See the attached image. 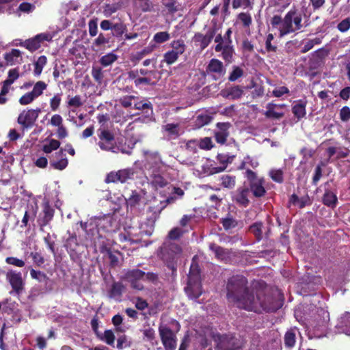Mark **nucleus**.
Segmentation results:
<instances>
[{
	"instance_id": "nucleus-1",
	"label": "nucleus",
	"mask_w": 350,
	"mask_h": 350,
	"mask_svg": "<svg viewBox=\"0 0 350 350\" xmlns=\"http://www.w3.org/2000/svg\"><path fill=\"white\" fill-rule=\"evenodd\" d=\"M247 280L241 275L231 278L227 284V299L237 307L250 311L261 312H273L281 306V304L273 296L267 295L260 288H248Z\"/></svg>"
},
{
	"instance_id": "nucleus-2",
	"label": "nucleus",
	"mask_w": 350,
	"mask_h": 350,
	"mask_svg": "<svg viewBox=\"0 0 350 350\" xmlns=\"http://www.w3.org/2000/svg\"><path fill=\"white\" fill-rule=\"evenodd\" d=\"M301 21V14L295 10H291L283 18L279 15L273 16L271 24L278 29L280 36L283 37L299 30L302 27Z\"/></svg>"
},
{
	"instance_id": "nucleus-3",
	"label": "nucleus",
	"mask_w": 350,
	"mask_h": 350,
	"mask_svg": "<svg viewBox=\"0 0 350 350\" xmlns=\"http://www.w3.org/2000/svg\"><path fill=\"white\" fill-rule=\"evenodd\" d=\"M188 284L185 287V291L191 299H197L202 294L200 277L198 267L196 264L191 265L188 276Z\"/></svg>"
},
{
	"instance_id": "nucleus-4",
	"label": "nucleus",
	"mask_w": 350,
	"mask_h": 350,
	"mask_svg": "<svg viewBox=\"0 0 350 350\" xmlns=\"http://www.w3.org/2000/svg\"><path fill=\"white\" fill-rule=\"evenodd\" d=\"M245 176L249 181L250 189L254 196L256 198L264 196L266 193L265 179L262 177H258L256 173L251 170H247L245 171Z\"/></svg>"
},
{
	"instance_id": "nucleus-5",
	"label": "nucleus",
	"mask_w": 350,
	"mask_h": 350,
	"mask_svg": "<svg viewBox=\"0 0 350 350\" xmlns=\"http://www.w3.org/2000/svg\"><path fill=\"white\" fill-rule=\"evenodd\" d=\"M99 142L98 146L105 151L115 152V137L114 134L106 128H100L98 130Z\"/></svg>"
},
{
	"instance_id": "nucleus-6",
	"label": "nucleus",
	"mask_w": 350,
	"mask_h": 350,
	"mask_svg": "<svg viewBox=\"0 0 350 350\" xmlns=\"http://www.w3.org/2000/svg\"><path fill=\"white\" fill-rule=\"evenodd\" d=\"M135 174V170L131 167L119 170L109 172L105 178L107 183H124L132 180Z\"/></svg>"
},
{
	"instance_id": "nucleus-7",
	"label": "nucleus",
	"mask_w": 350,
	"mask_h": 350,
	"mask_svg": "<svg viewBox=\"0 0 350 350\" xmlns=\"http://www.w3.org/2000/svg\"><path fill=\"white\" fill-rule=\"evenodd\" d=\"M159 332L161 342L165 350H175L176 337L175 334L165 325L161 324Z\"/></svg>"
},
{
	"instance_id": "nucleus-8",
	"label": "nucleus",
	"mask_w": 350,
	"mask_h": 350,
	"mask_svg": "<svg viewBox=\"0 0 350 350\" xmlns=\"http://www.w3.org/2000/svg\"><path fill=\"white\" fill-rule=\"evenodd\" d=\"M40 109L23 110L18 116L17 122L24 129L29 128L34 124L40 113Z\"/></svg>"
},
{
	"instance_id": "nucleus-9",
	"label": "nucleus",
	"mask_w": 350,
	"mask_h": 350,
	"mask_svg": "<svg viewBox=\"0 0 350 350\" xmlns=\"http://www.w3.org/2000/svg\"><path fill=\"white\" fill-rule=\"evenodd\" d=\"M243 344V340L241 338L223 336L217 345V350H240Z\"/></svg>"
},
{
	"instance_id": "nucleus-10",
	"label": "nucleus",
	"mask_w": 350,
	"mask_h": 350,
	"mask_svg": "<svg viewBox=\"0 0 350 350\" xmlns=\"http://www.w3.org/2000/svg\"><path fill=\"white\" fill-rule=\"evenodd\" d=\"M206 72L211 75L215 79L221 78L226 73L223 63L217 59H212L206 67Z\"/></svg>"
},
{
	"instance_id": "nucleus-11",
	"label": "nucleus",
	"mask_w": 350,
	"mask_h": 350,
	"mask_svg": "<svg viewBox=\"0 0 350 350\" xmlns=\"http://www.w3.org/2000/svg\"><path fill=\"white\" fill-rule=\"evenodd\" d=\"M51 39L52 36L50 33H40L31 39L27 40L22 44L28 50L34 51L40 47V44L43 41H50Z\"/></svg>"
},
{
	"instance_id": "nucleus-12",
	"label": "nucleus",
	"mask_w": 350,
	"mask_h": 350,
	"mask_svg": "<svg viewBox=\"0 0 350 350\" xmlns=\"http://www.w3.org/2000/svg\"><path fill=\"white\" fill-rule=\"evenodd\" d=\"M6 279L16 293L18 294L23 291L24 283L20 272L10 270L6 273Z\"/></svg>"
},
{
	"instance_id": "nucleus-13",
	"label": "nucleus",
	"mask_w": 350,
	"mask_h": 350,
	"mask_svg": "<svg viewBox=\"0 0 350 350\" xmlns=\"http://www.w3.org/2000/svg\"><path fill=\"white\" fill-rule=\"evenodd\" d=\"M216 33V28H209L206 34L197 33L193 37V41L202 49H204L211 42Z\"/></svg>"
},
{
	"instance_id": "nucleus-14",
	"label": "nucleus",
	"mask_w": 350,
	"mask_h": 350,
	"mask_svg": "<svg viewBox=\"0 0 350 350\" xmlns=\"http://www.w3.org/2000/svg\"><path fill=\"white\" fill-rule=\"evenodd\" d=\"M126 278L128 281L131 284L133 288L142 290L143 284L140 282L141 280L145 278V273L139 269H134L129 271Z\"/></svg>"
},
{
	"instance_id": "nucleus-15",
	"label": "nucleus",
	"mask_w": 350,
	"mask_h": 350,
	"mask_svg": "<svg viewBox=\"0 0 350 350\" xmlns=\"http://www.w3.org/2000/svg\"><path fill=\"white\" fill-rule=\"evenodd\" d=\"M146 155L147 169H152L153 171L159 170L163 166V162L161 159L160 156L157 152H152L146 151L144 152Z\"/></svg>"
},
{
	"instance_id": "nucleus-16",
	"label": "nucleus",
	"mask_w": 350,
	"mask_h": 350,
	"mask_svg": "<svg viewBox=\"0 0 350 350\" xmlns=\"http://www.w3.org/2000/svg\"><path fill=\"white\" fill-rule=\"evenodd\" d=\"M68 163V159L62 150L55 152V154L50 158L51 165L56 170H62L65 169Z\"/></svg>"
},
{
	"instance_id": "nucleus-17",
	"label": "nucleus",
	"mask_w": 350,
	"mask_h": 350,
	"mask_svg": "<svg viewBox=\"0 0 350 350\" xmlns=\"http://www.w3.org/2000/svg\"><path fill=\"white\" fill-rule=\"evenodd\" d=\"M230 124L228 122H219L217 124V130L215 132L216 141L219 144H224L229 135L228 129Z\"/></svg>"
},
{
	"instance_id": "nucleus-18",
	"label": "nucleus",
	"mask_w": 350,
	"mask_h": 350,
	"mask_svg": "<svg viewBox=\"0 0 350 350\" xmlns=\"http://www.w3.org/2000/svg\"><path fill=\"white\" fill-rule=\"evenodd\" d=\"M286 105L284 104L282 105H275L272 103H269L267 105V111L265 113V115L267 118H274V119H280L284 116V112L282 111V109H283Z\"/></svg>"
},
{
	"instance_id": "nucleus-19",
	"label": "nucleus",
	"mask_w": 350,
	"mask_h": 350,
	"mask_svg": "<svg viewBox=\"0 0 350 350\" xmlns=\"http://www.w3.org/2000/svg\"><path fill=\"white\" fill-rule=\"evenodd\" d=\"M250 189L247 187L239 188L234 194V200L239 204L243 206H247L249 204L250 200L248 196Z\"/></svg>"
},
{
	"instance_id": "nucleus-20",
	"label": "nucleus",
	"mask_w": 350,
	"mask_h": 350,
	"mask_svg": "<svg viewBox=\"0 0 350 350\" xmlns=\"http://www.w3.org/2000/svg\"><path fill=\"white\" fill-rule=\"evenodd\" d=\"M7 64L13 66L21 64L23 62L22 53L18 49H12L4 55Z\"/></svg>"
},
{
	"instance_id": "nucleus-21",
	"label": "nucleus",
	"mask_w": 350,
	"mask_h": 350,
	"mask_svg": "<svg viewBox=\"0 0 350 350\" xmlns=\"http://www.w3.org/2000/svg\"><path fill=\"white\" fill-rule=\"evenodd\" d=\"M244 93L243 88L239 85H234L225 89L221 92V95L229 99H239Z\"/></svg>"
},
{
	"instance_id": "nucleus-22",
	"label": "nucleus",
	"mask_w": 350,
	"mask_h": 350,
	"mask_svg": "<svg viewBox=\"0 0 350 350\" xmlns=\"http://www.w3.org/2000/svg\"><path fill=\"white\" fill-rule=\"evenodd\" d=\"M215 49L217 52H222V57L226 62L228 63L232 62L234 50L229 44L223 45L222 43H219L215 46Z\"/></svg>"
},
{
	"instance_id": "nucleus-23",
	"label": "nucleus",
	"mask_w": 350,
	"mask_h": 350,
	"mask_svg": "<svg viewBox=\"0 0 350 350\" xmlns=\"http://www.w3.org/2000/svg\"><path fill=\"white\" fill-rule=\"evenodd\" d=\"M337 326L341 329V332L350 336V313H346L342 315Z\"/></svg>"
},
{
	"instance_id": "nucleus-24",
	"label": "nucleus",
	"mask_w": 350,
	"mask_h": 350,
	"mask_svg": "<svg viewBox=\"0 0 350 350\" xmlns=\"http://www.w3.org/2000/svg\"><path fill=\"white\" fill-rule=\"evenodd\" d=\"M154 49V46L153 45L152 46H148L147 47H145L143 50L141 51L137 52L134 54H132L131 56V61L135 64H137L146 55L151 53Z\"/></svg>"
},
{
	"instance_id": "nucleus-25",
	"label": "nucleus",
	"mask_w": 350,
	"mask_h": 350,
	"mask_svg": "<svg viewBox=\"0 0 350 350\" xmlns=\"http://www.w3.org/2000/svg\"><path fill=\"white\" fill-rule=\"evenodd\" d=\"M296 328H291L288 330L284 335V344L288 348H292L295 346L296 342Z\"/></svg>"
},
{
	"instance_id": "nucleus-26",
	"label": "nucleus",
	"mask_w": 350,
	"mask_h": 350,
	"mask_svg": "<svg viewBox=\"0 0 350 350\" xmlns=\"http://www.w3.org/2000/svg\"><path fill=\"white\" fill-rule=\"evenodd\" d=\"M323 202L325 205L329 207H335L338 202V198L335 193L331 191H327L323 195Z\"/></svg>"
},
{
	"instance_id": "nucleus-27",
	"label": "nucleus",
	"mask_w": 350,
	"mask_h": 350,
	"mask_svg": "<svg viewBox=\"0 0 350 350\" xmlns=\"http://www.w3.org/2000/svg\"><path fill=\"white\" fill-rule=\"evenodd\" d=\"M60 146V142L55 139H51L47 141L42 146V150L46 154H50L54 150H57Z\"/></svg>"
},
{
	"instance_id": "nucleus-28",
	"label": "nucleus",
	"mask_w": 350,
	"mask_h": 350,
	"mask_svg": "<svg viewBox=\"0 0 350 350\" xmlns=\"http://www.w3.org/2000/svg\"><path fill=\"white\" fill-rule=\"evenodd\" d=\"M47 59L44 55H42L38 58L34 63L33 74L36 77H39L42 71L43 68L46 64Z\"/></svg>"
},
{
	"instance_id": "nucleus-29",
	"label": "nucleus",
	"mask_w": 350,
	"mask_h": 350,
	"mask_svg": "<svg viewBox=\"0 0 350 350\" xmlns=\"http://www.w3.org/2000/svg\"><path fill=\"white\" fill-rule=\"evenodd\" d=\"M46 88L47 84L42 81H39L35 83L33 90L30 92L36 98H37L42 94L43 92Z\"/></svg>"
},
{
	"instance_id": "nucleus-30",
	"label": "nucleus",
	"mask_w": 350,
	"mask_h": 350,
	"mask_svg": "<svg viewBox=\"0 0 350 350\" xmlns=\"http://www.w3.org/2000/svg\"><path fill=\"white\" fill-rule=\"evenodd\" d=\"M118 59V55L114 54L113 53H109L105 55H103L100 59V63L102 66L106 67L111 65Z\"/></svg>"
},
{
	"instance_id": "nucleus-31",
	"label": "nucleus",
	"mask_w": 350,
	"mask_h": 350,
	"mask_svg": "<svg viewBox=\"0 0 350 350\" xmlns=\"http://www.w3.org/2000/svg\"><path fill=\"white\" fill-rule=\"evenodd\" d=\"M98 336L101 340L105 341L107 345L111 346L113 345L115 341V335L111 330H105L103 334H98Z\"/></svg>"
},
{
	"instance_id": "nucleus-32",
	"label": "nucleus",
	"mask_w": 350,
	"mask_h": 350,
	"mask_svg": "<svg viewBox=\"0 0 350 350\" xmlns=\"http://www.w3.org/2000/svg\"><path fill=\"white\" fill-rule=\"evenodd\" d=\"M321 41H322L321 38H315L314 39H310V40H306L305 42H304V46L302 48L301 52L302 53H305L309 51L314 46V45L321 44Z\"/></svg>"
},
{
	"instance_id": "nucleus-33",
	"label": "nucleus",
	"mask_w": 350,
	"mask_h": 350,
	"mask_svg": "<svg viewBox=\"0 0 350 350\" xmlns=\"http://www.w3.org/2000/svg\"><path fill=\"white\" fill-rule=\"evenodd\" d=\"M221 185L228 189H232L235 185V176L223 175L220 177Z\"/></svg>"
},
{
	"instance_id": "nucleus-34",
	"label": "nucleus",
	"mask_w": 350,
	"mask_h": 350,
	"mask_svg": "<svg viewBox=\"0 0 350 350\" xmlns=\"http://www.w3.org/2000/svg\"><path fill=\"white\" fill-rule=\"evenodd\" d=\"M293 113L298 119H300L306 115V105L304 103L295 104L293 109Z\"/></svg>"
},
{
	"instance_id": "nucleus-35",
	"label": "nucleus",
	"mask_w": 350,
	"mask_h": 350,
	"mask_svg": "<svg viewBox=\"0 0 350 350\" xmlns=\"http://www.w3.org/2000/svg\"><path fill=\"white\" fill-rule=\"evenodd\" d=\"M172 51L180 55L185 52L186 46L183 40H178L172 42Z\"/></svg>"
},
{
	"instance_id": "nucleus-36",
	"label": "nucleus",
	"mask_w": 350,
	"mask_h": 350,
	"mask_svg": "<svg viewBox=\"0 0 350 350\" xmlns=\"http://www.w3.org/2000/svg\"><path fill=\"white\" fill-rule=\"evenodd\" d=\"M247 165H250L252 168H256L258 166V162L256 159L247 156L245 157L242 161L240 169H246L247 170Z\"/></svg>"
},
{
	"instance_id": "nucleus-37",
	"label": "nucleus",
	"mask_w": 350,
	"mask_h": 350,
	"mask_svg": "<svg viewBox=\"0 0 350 350\" xmlns=\"http://www.w3.org/2000/svg\"><path fill=\"white\" fill-rule=\"evenodd\" d=\"M243 75V70L239 66H233L232 71L230 73L228 80L235 81Z\"/></svg>"
},
{
	"instance_id": "nucleus-38",
	"label": "nucleus",
	"mask_w": 350,
	"mask_h": 350,
	"mask_svg": "<svg viewBox=\"0 0 350 350\" xmlns=\"http://www.w3.org/2000/svg\"><path fill=\"white\" fill-rule=\"evenodd\" d=\"M252 1L253 0H233L232 8L234 9H237L239 8H242L243 9L252 8L253 3Z\"/></svg>"
},
{
	"instance_id": "nucleus-39",
	"label": "nucleus",
	"mask_w": 350,
	"mask_h": 350,
	"mask_svg": "<svg viewBox=\"0 0 350 350\" xmlns=\"http://www.w3.org/2000/svg\"><path fill=\"white\" fill-rule=\"evenodd\" d=\"M163 129L171 136L178 135L179 125L178 124H167L163 126Z\"/></svg>"
},
{
	"instance_id": "nucleus-40",
	"label": "nucleus",
	"mask_w": 350,
	"mask_h": 350,
	"mask_svg": "<svg viewBox=\"0 0 350 350\" xmlns=\"http://www.w3.org/2000/svg\"><path fill=\"white\" fill-rule=\"evenodd\" d=\"M262 224L260 222L255 223L250 226V230L251 232L255 235L258 240H260L262 237Z\"/></svg>"
},
{
	"instance_id": "nucleus-41",
	"label": "nucleus",
	"mask_w": 350,
	"mask_h": 350,
	"mask_svg": "<svg viewBox=\"0 0 350 350\" xmlns=\"http://www.w3.org/2000/svg\"><path fill=\"white\" fill-rule=\"evenodd\" d=\"M141 200V196L136 191H133L131 196L126 199V204L130 206H135Z\"/></svg>"
},
{
	"instance_id": "nucleus-42",
	"label": "nucleus",
	"mask_w": 350,
	"mask_h": 350,
	"mask_svg": "<svg viewBox=\"0 0 350 350\" xmlns=\"http://www.w3.org/2000/svg\"><path fill=\"white\" fill-rule=\"evenodd\" d=\"M62 101V97L60 94H55L50 99V107L53 111H55L58 109Z\"/></svg>"
},
{
	"instance_id": "nucleus-43",
	"label": "nucleus",
	"mask_w": 350,
	"mask_h": 350,
	"mask_svg": "<svg viewBox=\"0 0 350 350\" xmlns=\"http://www.w3.org/2000/svg\"><path fill=\"white\" fill-rule=\"evenodd\" d=\"M170 38V34L166 31H161L157 33L153 38V40L157 43H163Z\"/></svg>"
},
{
	"instance_id": "nucleus-44",
	"label": "nucleus",
	"mask_w": 350,
	"mask_h": 350,
	"mask_svg": "<svg viewBox=\"0 0 350 350\" xmlns=\"http://www.w3.org/2000/svg\"><path fill=\"white\" fill-rule=\"evenodd\" d=\"M247 88H254V90L252 92L253 98L260 97L264 94L263 87L260 85H256L253 81H252V85Z\"/></svg>"
},
{
	"instance_id": "nucleus-45",
	"label": "nucleus",
	"mask_w": 350,
	"mask_h": 350,
	"mask_svg": "<svg viewBox=\"0 0 350 350\" xmlns=\"http://www.w3.org/2000/svg\"><path fill=\"white\" fill-rule=\"evenodd\" d=\"M19 77V73L17 68H13L9 70L8 79L5 81L7 85H12Z\"/></svg>"
},
{
	"instance_id": "nucleus-46",
	"label": "nucleus",
	"mask_w": 350,
	"mask_h": 350,
	"mask_svg": "<svg viewBox=\"0 0 350 350\" xmlns=\"http://www.w3.org/2000/svg\"><path fill=\"white\" fill-rule=\"evenodd\" d=\"M152 184L155 187H163L166 185L167 181L159 174H155L152 177Z\"/></svg>"
},
{
	"instance_id": "nucleus-47",
	"label": "nucleus",
	"mask_w": 350,
	"mask_h": 350,
	"mask_svg": "<svg viewBox=\"0 0 350 350\" xmlns=\"http://www.w3.org/2000/svg\"><path fill=\"white\" fill-rule=\"evenodd\" d=\"M271 179L277 183L283 181V172L281 170H271L269 172Z\"/></svg>"
},
{
	"instance_id": "nucleus-48",
	"label": "nucleus",
	"mask_w": 350,
	"mask_h": 350,
	"mask_svg": "<svg viewBox=\"0 0 350 350\" xmlns=\"http://www.w3.org/2000/svg\"><path fill=\"white\" fill-rule=\"evenodd\" d=\"M83 104V102L81 96L77 95L74 97L68 98V105L69 107H79Z\"/></svg>"
},
{
	"instance_id": "nucleus-49",
	"label": "nucleus",
	"mask_w": 350,
	"mask_h": 350,
	"mask_svg": "<svg viewBox=\"0 0 350 350\" xmlns=\"http://www.w3.org/2000/svg\"><path fill=\"white\" fill-rule=\"evenodd\" d=\"M178 56L179 55L174 51H170L165 53L164 61L169 65L172 64L177 60Z\"/></svg>"
},
{
	"instance_id": "nucleus-50",
	"label": "nucleus",
	"mask_w": 350,
	"mask_h": 350,
	"mask_svg": "<svg viewBox=\"0 0 350 350\" xmlns=\"http://www.w3.org/2000/svg\"><path fill=\"white\" fill-rule=\"evenodd\" d=\"M36 98L29 92L20 98L19 103L22 105H27L31 103Z\"/></svg>"
},
{
	"instance_id": "nucleus-51",
	"label": "nucleus",
	"mask_w": 350,
	"mask_h": 350,
	"mask_svg": "<svg viewBox=\"0 0 350 350\" xmlns=\"http://www.w3.org/2000/svg\"><path fill=\"white\" fill-rule=\"evenodd\" d=\"M238 18L245 27H249L252 23V17L250 14L241 12L238 15Z\"/></svg>"
},
{
	"instance_id": "nucleus-52",
	"label": "nucleus",
	"mask_w": 350,
	"mask_h": 350,
	"mask_svg": "<svg viewBox=\"0 0 350 350\" xmlns=\"http://www.w3.org/2000/svg\"><path fill=\"white\" fill-rule=\"evenodd\" d=\"M340 118L342 122H347L350 120V108L349 107L345 106L340 109Z\"/></svg>"
},
{
	"instance_id": "nucleus-53",
	"label": "nucleus",
	"mask_w": 350,
	"mask_h": 350,
	"mask_svg": "<svg viewBox=\"0 0 350 350\" xmlns=\"http://www.w3.org/2000/svg\"><path fill=\"white\" fill-rule=\"evenodd\" d=\"M199 146L200 148L205 150H210L213 148V142L210 137H204L200 142Z\"/></svg>"
},
{
	"instance_id": "nucleus-54",
	"label": "nucleus",
	"mask_w": 350,
	"mask_h": 350,
	"mask_svg": "<svg viewBox=\"0 0 350 350\" xmlns=\"http://www.w3.org/2000/svg\"><path fill=\"white\" fill-rule=\"evenodd\" d=\"M89 33L92 37L97 34L98 26L96 20H90L88 23Z\"/></svg>"
},
{
	"instance_id": "nucleus-55",
	"label": "nucleus",
	"mask_w": 350,
	"mask_h": 350,
	"mask_svg": "<svg viewBox=\"0 0 350 350\" xmlns=\"http://www.w3.org/2000/svg\"><path fill=\"white\" fill-rule=\"evenodd\" d=\"M5 261L7 263L14 265L18 267H22L25 265V262L23 260L18 259L14 257H8Z\"/></svg>"
},
{
	"instance_id": "nucleus-56",
	"label": "nucleus",
	"mask_w": 350,
	"mask_h": 350,
	"mask_svg": "<svg viewBox=\"0 0 350 350\" xmlns=\"http://www.w3.org/2000/svg\"><path fill=\"white\" fill-rule=\"evenodd\" d=\"M50 123L52 126L58 127L63 125V118L60 115L55 114L52 116Z\"/></svg>"
},
{
	"instance_id": "nucleus-57",
	"label": "nucleus",
	"mask_w": 350,
	"mask_h": 350,
	"mask_svg": "<svg viewBox=\"0 0 350 350\" xmlns=\"http://www.w3.org/2000/svg\"><path fill=\"white\" fill-rule=\"evenodd\" d=\"M350 28V18H347L342 20L338 25V29L341 32H345Z\"/></svg>"
},
{
	"instance_id": "nucleus-58",
	"label": "nucleus",
	"mask_w": 350,
	"mask_h": 350,
	"mask_svg": "<svg viewBox=\"0 0 350 350\" xmlns=\"http://www.w3.org/2000/svg\"><path fill=\"white\" fill-rule=\"evenodd\" d=\"M144 338L148 341H152L155 337V332L152 328L148 327L143 330Z\"/></svg>"
},
{
	"instance_id": "nucleus-59",
	"label": "nucleus",
	"mask_w": 350,
	"mask_h": 350,
	"mask_svg": "<svg viewBox=\"0 0 350 350\" xmlns=\"http://www.w3.org/2000/svg\"><path fill=\"white\" fill-rule=\"evenodd\" d=\"M163 5L170 13H174L177 11L176 2L174 0H164Z\"/></svg>"
},
{
	"instance_id": "nucleus-60",
	"label": "nucleus",
	"mask_w": 350,
	"mask_h": 350,
	"mask_svg": "<svg viewBox=\"0 0 350 350\" xmlns=\"http://www.w3.org/2000/svg\"><path fill=\"white\" fill-rule=\"evenodd\" d=\"M288 89L286 87L282 86L273 90L272 94L275 97H280L285 94L288 93Z\"/></svg>"
},
{
	"instance_id": "nucleus-61",
	"label": "nucleus",
	"mask_w": 350,
	"mask_h": 350,
	"mask_svg": "<svg viewBox=\"0 0 350 350\" xmlns=\"http://www.w3.org/2000/svg\"><path fill=\"white\" fill-rule=\"evenodd\" d=\"M183 234V231L179 228H174L169 232V237L171 239H176Z\"/></svg>"
},
{
	"instance_id": "nucleus-62",
	"label": "nucleus",
	"mask_w": 350,
	"mask_h": 350,
	"mask_svg": "<svg viewBox=\"0 0 350 350\" xmlns=\"http://www.w3.org/2000/svg\"><path fill=\"white\" fill-rule=\"evenodd\" d=\"M135 85L139 86L142 84L144 85H153L154 83L151 81V79L148 77H139L135 79Z\"/></svg>"
},
{
	"instance_id": "nucleus-63",
	"label": "nucleus",
	"mask_w": 350,
	"mask_h": 350,
	"mask_svg": "<svg viewBox=\"0 0 350 350\" xmlns=\"http://www.w3.org/2000/svg\"><path fill=\"white\" fill-rule=\"evenodd\" d=\"M57 135L59 139H64L68 135V131L64 125L57 127Z\"/></svg>"
},
{
	"instance_id": "nucleus-64",
	"label": "nucleus",
	"mask_w": 350,
	"mask_h": 350,
	"mask_svg": "<svg viewBox=\"0 0 350 350\" xmlns=\"http://www.w3.org/2000/svg\"><path fill=\"white\" fill-rule=\"evenodd\" d=\"M109 42V40L107 39L103 33H100L98 38L94 40V44L96 46H100Z\"/></svg>"
}]
</instances>
